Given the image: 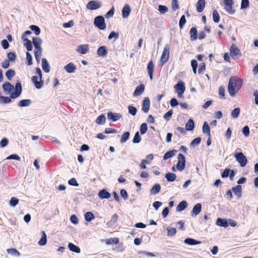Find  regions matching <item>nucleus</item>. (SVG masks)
Here are the masks:
<instances>
[{"label": "nucleus", "instance_id": "obj_1", "mask_svg": "<svg viewBox=\"0 0 258 258\" xmlns=\"http://www.w3.org/2000/svg\"><path fill=\"white\" fill-rule=\"evenodd\" d=\"M3 88L5 91L8 93H10L15 89V92L11 93L10 94V97L12 99H15L19 97L22 91V85L20 82L16 84L15 87L10 83L6 82L3 85Z\"/></svg>", "mask_w": 258, "mask_h": 258}, {"label": "nucleus", "instance_id": "obj_2", "mask_svg": "<svg viewBox=\"0 0 258 258\" xmlns=\"http://www.w3.org/2000/svg\"><path fill=\"white\" fill-rule=\"evenodd\" d=\"M242 81L236 77H232L229 81L228 91L231 96H234L242 86Z\"/></svg>", "mask_w": 258, "mask_h": 258}, {"label": "nucleus", "instance_id": "obj_3", "mask_svg": "<svg viewBox=\"0 0 258 258\" xmlns=\"http://www.w3.org/2000/svg\"><path fill=\"white\" fill-rule=\"evenodd\" d=\"M35 74L37 76L32 77L31 81L34 83L35 87L37 89H39L44 85V81L42 80V73L39 68H36Z\"/></svg>", "mask_w": 258, "mask_h": 258}, {"label": "nucleus", "instance_id": "obj_4", "mask_svg": "<svg viewBox=\"0 0 258 258\" xmlns=\"http://www.w3.org/2000/svg\"><path fill=\"white\" fill-rule=\"evenodd\" d=\"M240 149L237 148L234 153V157L236 160L240 164L241 167H244L246 166L247 163V160L246 156L241 152H239Z\"/></svg>", "mask_w": 258, "mask_h": 258}, {"label": "nucleus", "instance_id": "obj_5", "mask_svg": "<svg viewBox=\"0 0 258 258\" xmlns=\"http://www.w3.org/2000/svg\"><path fill=\"white\" fill-rule=\"evenodd\" d=\"M170 48V44H167L165 45L160 58V62H161L162 65H163L166 63L169 59Z\"/></svg>", "mask_w": 258, "mask_h": 258}, {"label": "nucleus", "instance_id": "obj_6", "mask_svg": "<svg viewBox=\"0 0 258 258\" xmlns=\"http://www.w3.org/2000/svg\"><path fill=\"white\" fill-rule=\"evenodd\" d=\"M95 26L100 30H104L106 28L105 20L103 16H99L94 19Z\"/></svg>", "mask_w": 258, "mask_h": 258}, {"label": "nucleus", "instance_id": "obj_7", "mask_svg": "<svg viewBox=\"0 0 258 258\" xmlns=\"http://www.w3.org/2000/svg\"><path fill=\"white\" fill-rule=\"evenodd\" d=\"M174 89L177 93L179 98L183 97V94L185 90L184 83L181 81H179L177 84L174 86Z\"/></svg>", "mask_w": 258, "mask_h": 258}, {"label": "nucleus", "instance_id": "obj_8", "mask_svg": "<svg viewBox=\"0 0 258 258\" xmlns=\"http://www.w3.org/2000/svg\"><path fill=\"white\" fill-rule=\"evenodd\" d=\"M185 166V158L184 156L179 153L178 155V162L176 165V168L178 170L181 171H182Z\"/></svg>", "mask_w": 258, "mask_h": 258}, {"label": "nucleus", "instance_id": "obj_9", "mask_svg": "<svg viewBox=\"0 0 258 258\" xmlns=\"http://www.w3.org/2000/svg\"><path fill=\"white\" fill-rule=\"evenodd\" d=\"M230 51V55L233 59H236L241 55L239 49L235 44H232L231 45Z\"/></svg>", "mask_w": 258, "mask_h": 258}, {"label": "nucleus", "instance_id": "obj_10", "mask_svg": "<svg viewBox=\"0 0 258 258\" xmlns=\"http://www.w3.org/2000/svg\"><path fill=\"white\" fill-rule=\"evenodd\" d=\"M101 3L99 1H91L87 4V8L89 10H94L100 8L101 6Z\"/></svg>", "mask_w": 258, "mask_h": 258}, {"label": "nucleus", "instance_id": "obj_11", "mask_svg": "<svg viewBox=\"0 0 258 258\" xmlns=\"http://www.w3.org/2000/svg\"><path fill=\"white\" fill-rule=\"evenodd\" d=\"M122 115L120 113H113L109 111L107 113V118L112 121H116L121 118Z\"/></svg>", "mask_w": 258, "mask_h": 258}, {"label": "nucleus", "instance_id": "obj_12", "mask_svg": "<svg viewBox=\"0 0 258 258\" xmlns=\"http://www.w3.org/2000/svg\"><path fill=\"white\" fill-rule=\"evenodd\" d=\"M63 69L68 73L72 74L74 73L76 70V66L73 62H70L63 67Z\"/></svg>", "mask_w": 258, "mask_h": 258}, {"label": "nucleus", "instance_id": "obj_13", "mask_svg": "<svg viewBox=\"0 0 258 258\" xmlns=\"http://www.w3.org/2000/svg\"><path fill=\"white\" fill-rule=\"evenodd\" d=\"M202 206L201 203L196 204L193 208L191 212V216H196L199 215L202 211Z\"/></svg>", "mask_w": 258, "mask_h": 258}, {"label": "nucleus", "instance_id": "obj_14", "mask_svg": "<svg viewBox=\"0 0 258 258\" xmlns=\"http://www.w3.org/2000/svg\"><path fill=\"white\" fill-rule=\"evenodd\" d=\"M89 51L88 44L79 45L77 49V51L80 54H84Z\"/></svg>", "mask_w": 258, "mask_h": 258}, {"label": "nucleus", "instance_id": "obj_15", "mask_svg": "<svg viewBox=\"0 0 258 258\" xmlns=\"http://www.w3.org/2000/svg\"><path fill=\"white\" fill-rule=\"evenodd\" d=\"M150 106V101L148 97H146L143 102L142 110L147 113L148 112Z\"/></svg>", "mask_w": 258, "mask_h": 258}, {"label": "nucleus", "instance_id": "obj_16", "mask_svg": "<svg viewBox=\"0 0 258 258\" xmlns=\"http://www.w3.org/2000/svg\"><path fill=\"white\" fill-rule=\"evenodd\" d=\"M131 11V8L128 4L124 6L122 10V17L123 18H126L128 17Z\"/></svg>", "mask_w": 258, "mask_h": 258}, {"label": "nucleus", "instance_id": "obj_17", "mask_svg": "<svg viewBox=\"0 0 258 258\" xmlns=\"http://www.w3.org/2000/svg\"><path fill=\"white\" fill-rule=\"evenodd\" d=\"M145 90V85L144 84H141L138 86L135 89L134 93V96H138L141 95Z\"/></svg>", "mask_w": 258, "mask_h": 258}, {"label": "nucleus", "instance_id": "obj_18", "mask_svg": "<svg viewBox=\"0 0 258 258\" xmlns=\"http://www.w3.org/2000/svg\"><path fill=\"white\" fill-rule=\"evenodd\" d=\"M216 224L218 226L223 227H227L228 226V223L226 219H222L220 218H218L216 220Z\"/></svg>", "mask_w": 258, "mask_h": 258}, {"label": "nucleus", "instance_id": "obj_19", "mask_svg": "<svg viewBox=\"0 0 258 258\" xmlns=\"http://www.w3.org/2000/svg\"><path fill=\"white\" fill-rule=\"evenodd\" d=\"M42 68L45 73H48L50 72V66L46 58L42 59Z\"/></svg>", "mask_w": 258, "mask_h": 258}, {"label": "nucleus", "instance_id": "obj_20", "mask_svg": "<svg viewBox=\"0 0 258 258\" xmlns=\"http://www.w3.org/2000/svg\"><path fill=\"white\" fill-rule=\"evenodd\" d=\"M32 41L35 49L41 48V45L42 43V41L40 38L34 37Z\"/></svg>", "mask_w": 258, "mask_h": 258}, {"label": "nucleus", "instance_id": "obj_21", "mask_svg": "<svg viewBox=\"0 0 258 258\" xmlns=\"http://www.w3.org/2000/svg\"><path fill=\"white\" fill-rule=\"evenodd\" d=\"M184 242L185 244L189 245H194L196 244H199L201 243V242L200 241H197L194 239L190 238H187L185 239L184 240Z\"/></svg>", "mask_w": 258, "mask_h": 258}, {"label": "nucleus", "instance_id": "obj_22", "mask_svg": "<svg viewBox=\"0 0 258 258\" xmlns=\"http://www.w3.org/2000/svg\"><path fill=\"white\" fill-rule=\"evenodd\" d=\"M161 189V186L159 183H156L151 189L150 192L151 195H155L157 194Z\"/></svg>", "mask_w": 258, "mask_h": 258}, {"label": "nucleus", "instance_id": "obj_23", "mask_svg": "<svg viewBox=\"0 0 258 258\" xmlns=\"http://www.w3.org/2000/svg\"><path fill=\"white\" fill-rule=\"evenodd\" d=\"M154 64L153 63V61L152 60H151L149 62V63L147 66V70H148L149 75L150 76V79L151 80H152V79H153V72H154Z\"/></svg>", "mask_w": 258, "mask_h": 258}, {"label": "nucleus", "instance_id": "obj_24", "mask_svg": "<svg viewBox=\"0 0 258 258\" xmlns=\"http://www.w3.org/2000/svg\"><path fill=\"white\" fill-rule=\"evenodd\" d=\"M107 53L106 46H102L98 48L97 50V54L102 57L105 56Z\"/></svg>", "mask_w": 258, "mask_h": 258}, {"label": "nucleus", "instance_id": "obj_25", "mask_svg": "<svg viewBox=\"0 0 258 258\" xmlns=\"http://www.w3.org/2000/svg\"><path fill=\"white\" fill-rule=\"evenodd\" d=\"M205 6V0H199L197 3V10L198 12H202Z\"/></svg>", "mask_w": 258, "mask_h": 258}, {"label": "nucleus", "instance_id": "obj_26", "mask_svg": "<svg viewBox=\"0 0 258 258\" xmlns=\"http://www.w3.org/2000/svg\"><path fill=\"white\" fill-rule=\"evenodd\" d=\"M110 196V194L105 189H102L98 193V196L100 199H109Z\"/></svg>", "mask_w": 258, "mask_h": 258}, {"label": "nucleus", "instance_id": "obj_27", "mask_svg": "<svg viewBox=\"0 0 258 258\" xmlns=\"http://www.w3.org/2000/svg\"><path fill=\"white\" fill-rule=\"evenodd\" d=\"M187 207V203L185 201L181 202L176 207V211L178 212L182 211Z\"/></svg>", "mask_w": 258, "mask_h": 258}, {"label": "nucleus", "instance_id": "obj_28", "mask_svg": "<svg viewBox=\"0 0 258 258\" xmlns=\"http://www.w3.org/2000/svg\"><path fill=\"white\" fill-rule=\"evenodd\" d=\"M42 237L40 240L38 242V244L40 246H44L46 245L47 243V238L45 232L44 231L41 232Z\"/></svg>", "mask_w": 258, "mask_h": 258}, {"label": "nucleus", "instance_id": "obj_29", "mask_svg": "<svg viewBox=\"0 0 258 258\" xmlns=\"http://www.w3.org/2000/svg\"><path fill=\"white\" fill-rule=\"evenodd\" d=\"M242 187L241 185H236L235 187H232V191L234 193L235 195L238 197H240L241 195Z\"/></svg>", "mask_w": 258, "mask_h": 258}, {"label": "nucleus", "instance_id": "obj_30", "mask_svg": "<svg viewBox=\"0 0 258 258\" xmlns=\"http://www.w3.org/2000/svg\"><path fill=\"white\" fill-rule=\"evenodd\" d=\"M165 178L168 181L173 182L176 179V175L175 173L169 172L166 174Z\"/></svg>", "mask_w": 258, "mask_h": 258}, {"label": "nucleus", "instance_id": "obj_31", "mask_svg": "<svg viewBox=\"0 0 258 258\" xmlns=\"http://www.w3.org/2000/svg\"><path fill=\"white\" fill-rule=\"evenodd\" d=\"M195 127V123L192 119H189L185 124V128L187 131H192Z\"/></svg>", "mask_w": 258, "mask_h": 258}, {"label": "nucleus", "instance_id": "obj_32", "mask_svg": "<svg viewBox=\"0 0 258 258\" xmlns=\"http://www.w3.org/2000/svg\"><path fill=\"white\" fill-rule=\"evenodd\" d=\"M95 121L98 124H104L106 121V117L104 114H101L97 118Z\"/></svg>", "mask_w": 258, "mask_h": 258}, {"label": "nucleus", "instance_id": "obj_33", "mask_svg": "<svg viewBox=\"0 0 258 258\" xmlns=\"http://www.w3.org/2000/svg\"><path fill=\"white\" fill-rule=\"evenodd\" d=\"M240 112V109L239 107L235 108L234 109L231 113V116L232 118H237L239 115Z\"/></svg>", "mask_w": 258, "mask_h": 258}, {"label": "nucleus", "instance_id": "obj_34", "mask_svg": "<svg viewBox=\"0 0 258 258\" xmlns=\"http://www.w3.org/2000/svg\"><path fill=\"white\" fill-rule=\"evenodd\" d=\"M190 39L195 40L197 38V30L195 27H192L190 30Z\"/></svg>", "mask_w": 258, "mask_h": 258}, {"label": "nucleus", "instance_id": "obj_35", "mask_svg": "<svg viewBox=\"0 0 258 258\" xmlns=\"http://www.w3.org/2000/svg\"><path fill=\"white\" fill-rule=\"evenodd\" d=\"M8 253L11 254L13 256H20L21 254L19 251L15 248H9L7 249Z\"/></svg>", "mask_w": 258, "mask_h": 258}, {"label": "nucleus", "instance_id": "obj_36", "mask_svg": "<svg viewBox=\"0 0 258 258\" xmlns=\"http://www.w3.org/2000/svg\"><path fill=\"white\" fill-rule=\"evenodd\" d=\"M68 247L70 249V250L72 251H74L76 253H80V248L74 245V244L72 243H69L68 244Z\"/></svg>", "mask_w": 258, "mask_h": 258}, {"label": "nucleus", "instance_id": "obj_37", "mask_svg": "<svg viewBox=\"0 0 258 258\" xmlns=\"http://www.w3.org/2000/svg\"><path fill=\"white\" fill-rule=\"evenodd\" d=\"M86 221L89 222L95 218L94 214L91 212H87L84 215Z\"/></svg>", "mask_w": 258, "mask_h": 258}, {"label": "nucleus", "instance_id": "obj_38", "mask_svg": "<svg viewBox=\"0 0 258 258\" xmlns=\"http://www.w3.org/2000/svg\"><path fill=\"white\" fill-rule=\"evenodd\" d=\"M31 101L30 99H24L20 101L19 103V106L20 107L28 106L30 105Z\"/></svg>", "mask_w": 258, "mask_h": 258}, {"label": "nucleus", "instance_id": "obj_39", "mask_svg": "<svg viewBox=\"0 0 258 258\" xmlns=\"http://www.w3.org/2000/svg\"><path fill=\"white\" fill-rule=\"evenodd\" d=\"M175 150H171L166 152L163 156L164 160H167L168 158L173 157L175 155Z\"/></svg>", "mask_w": 258, "mask_h": 258}, {"label": "nucleus", "instance_id": "obj_40", "mask_svg": "<svg viewBox=\"0 0 258 258\" xmlns=\"http://www.w3.org/2000/svg\"><path fill=\"white\" fill-rule=\"evenodd\" d=\"M203 132L205 134H207L210 137V127L207 122L204 123L203 126Z\"/></svg>", "mask_w": 258, "mask_h": 258}, {"label": "nucleus", "instance_id": "obj_41", "mask_svg": "<svg viewBox=\"0 0 258 258\" xmlns=\"http://www.w3.org/2000/svg\"><path fill=\"white\" fill-rule=\"evenodd\" d=\"M23 41L25 42L24 45L26 46L27 50L31 51L33 48L31 41L28 39H24Z\"/></svg>", "mask_w": 258, "mask_h": 258}, {"label": "nucleus", "instance_id": "obj_42", "mask_svg": "<svg viewBox=\"0 0 258 258\" xmlns=\"http://www.w3.org/2000/svg\"><path fill=\"white\" fill-rule=\"evenodd\" d=\"M15 75V72L13 70H9L7 71L6 73V76L8 78V80L10 81L12 79V78Z\"/></svg>", "mask_w": 258, "mask_h": 258}, {"label": "nucleus", "instance_id": "obj_43", "mask_svg": "<svg viewBox=\"0 0 258 258\" xmlns=\"http://www.w3.org/2000/svg\"><path fill=\"white\" fill-rule=\"evenodd\" d=\"M166 229L167 230V235L168 236L172 237L176 233V230L174 228H169V227H167Z\"/></svg>", "mask_w": 258, "mask_h": 258}, {"label": "nucleus", "instance_id": "obj_44", "mask_svg": "<svg viewBox=\"0 0 258 258\" xmlns=\"http://www.w3.org/2000/svg\"><path fill=\"white\" fill-rule=\"evenodd\" d=\"M30 28L32 31H34L36 35H38L40 33V29L38 26L36 25H32L30 26Z\"/></svg>", "mask_w": 258, "mask_h": 258}, {"label": "nucleus", "instance_id": "obj_45", "mask_svg": "<svg viewBox=\"0 0 258 258\" xmlns=\"http://www.w3.org/2000/svg\"><path fill=\"white\" fill-rule=\"evenodd\" d=\"M130 134L128 132H125L122 136L120 139V142L123 143L125 142L129 138Z\"/></svg>", "mask_w": 258, "mask_h": 258}, {"label": "nucleus", "instance_id": "obj_46", "mask_svg": "<svg viewBox=\"0 0 258 258\" xmlns=\"http://www.w3.org/2000/svg\"><path fill=\"white\" fill-rule=\"evenodd\" d=\"M213 18L215 23H218L220 20V16L217 10H215L213 12Z\"/></svg>", "mask_w": 258, "mask_h": 258}, {"label": "nucleus", "instance_id": "obj_47", "mask_svg": "<svg viewBox=\"0 0 258 258\" xmlns=\"http://www.w3.org/2000/svg\"><path fill=\"white\" fill-rule=\"evenodd\" d=\"M11 97L0 96V103H8L11 102Z\"/></svg>", "mask_w": 258, "mask_h": 258}, {"label": "nucleus", "instance_id": "obj_48", "mask_svg": "<svg viewBox=\"0 0 258 258\" xmlns=\"http://www.w3.org/2000/svg\"><path fill=\"white\" fill-rule=\"evenodd\" d=\"M128 110L129 113L133 116H135L137 113V108L132 105H129L128 106Z\"/></svg>", "mask_w": 258, "mask_h": 258}, {"label": "nucleus", "instance_id": "obj_49", "mask_svg": "<svg viewBox=\"0 0 258 258\" xmlns=\"http://www.w3.org/2000/svg\"><path fill=\"white\" fill-rule=\"evenodd\" d=\"M7 57L10 61L14 62L16 59V55L14 52H9L7 54Z\"/></svg>", "mask_w": 258, "mask_h": 258}, {"label": "nucleus", "instance_id": "obj_50", "mask_svg": "<svg viewBox=\"0 0 258 258\" xmlns=\"http://www.w3.org/2000/svg\"><path fill=\"white\" fill-rule=\"evenodd\" d=\"M233 5H230V6H225V10L230 14L233 15L235 13V11L232 7Z\"/></svg>", "mask_w": 258, "mask_h": 258}, {"label": "nucleus", "instance_id": "obj_51", "mask_svg": "<svg viewBox=\"0 0 258 258\" xmlns=\"http://www.w3.org/2000/svg\"><path fill=\"white\" fill-rule=\"evenodd\" d=\"M148 129L147 125L146 123H143L140 126V132L142 135L146 133Z\"/></svg>", "mask_w": 258, "mask_h": 258}, {"label": "nucleus", "instance_id": "obj_52", "mask_svg": "<svg viewBox=\"0 0 258 258\" xmlns=\"http://www.w3.org/2000/svg\"><path fill=\"white\" fill-rule=\"evenodd\" d=\"M141 140V138L139 135V133L138 132L135 134L134 138L133 140L134 143H139Z\"/></svg>", "mask_w": 258, "mask_h": 258}, {"label": "nucleus", "instance_id": "obj_53", "mask_svg": "<svg viewBox=\"0 0 258 258\" xmlns=\"http://www.w3.org/2000/svg\"><path fill=\"white\" fill-rule=\"evenodd\" d=\"M19 203V200L15 197H13L11 199L10 201V204L12 207H15Z\"/></svg>", "mask_w": 258, "mask_h": 258}, {"label": "nucleus", "instance_id": "obj_54", "mask_svg": "<svg viewBox=\"0 0 258 258\" xmlns=\"http://www.w3.org/2000/svg\"><path fill=\"white\" fill-rule=\"evenodd\" d=\"M249 4L248 0H241V9H244L247 8L249 7Z\"/></svg>", "mask_w": 258, "mask_h": 258}, {"label": "nucleus", "instance_id": "obj_55", "mask_svg": "<svg viewBox=\"0 0 258 258\" xmlns=\"http://www.w3.org/2000/svg\"><path fill=\"white\" fill-rule=\"evenodd\" d=\"M185 23H186V19H185V16L182 15L181 17V18L179 20V25L181 29L183 27V26L184 25Z\"/></svg>", "mask_w": 258, "mask_h": 258}, {"label": "nucleus", "instance_id": "obj_56", "mask_svg": "<svg viewBox=\"0 0 258 258\" xmlns=\"http://www.w3.org/2000/svg\"><path fill=\"white\" fill-rule=\"evenodd\" d=\"M11 159L20 161L21 158L17 154H12V155L9 156L8 157H7L6 158V160H11Z\"/></svg>", "mask_w": 258, "mask_h": 258}, {"label": "nucleus", "instance_id": "obj_57", "mask_svg": "<svg viewBox=\"0 0 258 258\" xmlns=\"http://www.w3.org/2000/svg\"><path fill=\"white\" fill-rule=\"evenodd\" d=\"M242 133L245 137H247L249 135V128L247 125L242 128Z\"/></svg>", "mask_w": 258, "mask_h": 258}, {"label": "nucleus", "instance_id": "obj_58", "mask_svg": "<svg viewBox=\"0 0 258 258\" xmlns=\"http://www.w3.org/2000/svg\"><path fill=\"white\" fill-rule=\"evenodd\" d=\"M158 10L161 14H165L168 11V8L165 6L159 5Z\"/></svg>", "mask_w": 258, "mask_h": 258}, {"label": "nucleus", "instance_id": "obj_59", "mask_svg": "<svg viewBox=\"0 0 258 258\" xmlns=\"http://www.w3.org/2000/svg\"><path fill=\"white\" fill-rule=\"evenodd\" d=\"M119 242V239L118 238H111L108 240L107 242V244H110L111 243L117 244Z\"/></svg>", "mask_w": 258, "mask_h": 258}, {"label": "nucleus", "instance_id": "obj_60", "mask_svg": "<svg viewBox=\"0 0 258 258\" xmlns=\"http://www.w3.org/2000/svg\"><path fill=\"white\" fill-rule=\"evenodd\" d=\"M114 13V8L112 7V8L106 14L105 17L106 18H109L113 16Z\"/></svg>", "mask_w": 258, "mask_h": 258}, {"label": "nucleus", "instance_id": "obj_61", "mask_svg": "<svg viewBox=\"0 0 258 258\" xmlns=\"http://www.w3.org/2000/svg\"><path fill=\"white\" fill-rule=\"evenodd\" d=\"M26 59L28 61V65H31L32 64V57L29 52H26Z\"/></svg>", "mask_w": 258, "mask_h": 258}, {"label": "nucleus", "instance_id": "obj_62", "mask_svg": "<svg viewBox=\"0 0 258 258\" xmlns=\"http://www.w3.org/2000/svg\"><path fill=\"white\" fill-rule=\"evenodd\" d=\"M119 34L117 33H115L114 31H112L108 36V39H111L113 37L115 38V39H117L118 38Z\"/></svg>", "mask_w": 258, "mask_h": 258}, {"label": "nucleus", "instance_id": "obj_63", "mask_svg": "<svg viewBox=\"0 0 258 258\" xmlns=\"http://www.w3.org/2000/svg\"><path fill=\"white\" fill-rule=\"evenodd\" d=\"M231 170H230V169H228V168H226L224 171L223 172V173L221 174V176L223 177V178H226V177H227L229 174H230V172L231 171Z\"/></svg>", "mask_w": 258, "mask_h": 258}, {"label": "nucleus", "instance_id": "obj_64", "mask_svg": "<svg viewBox=\"0 0 258 258\" xmlns=\"http://www.w3.org/2000/svg\"><path fill=\"white\" fill-rule=\"evenodd\" d=\"M8 142H9V141L7 138H3L0 142L1 147L4 148V147H6L8 145Z\"/></svg>", "mask_w": 258, "mask_h": 258}]
</instances>
